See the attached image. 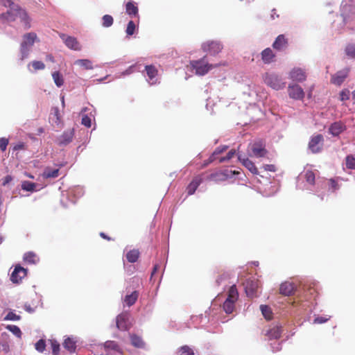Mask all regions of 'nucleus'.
Here are the masks:
<instances>
[{"mask_svg": "<svg viewBox=\"0 0 355 355\" xmlns=\"http://www.w3.org/2000/svg\"><path fill=\"white\" fill-rule=\"evenodd\" d=\"M0 4L9 8L7 12L0 15L1 22L10 23L19 19L26 29L31 27V19L27 12L19 5L11 0H0Z\"/></svg>", "mask_w": 355, "mask_h": 355, "instance_id": "obj_1", "label": "nucleus"}, {"mask_svg": "<svg viewBox=\"0 0 355 355\" xmlns=\"http://www.w3.org/2000/svg\"><path fill=\"white\" fill-rule=\"evenodd\" d=\"M94 355H121L122 350L115 341L108 340L104 345H99L95 349Z\"/></svg>", "mask_w": 355, "mask_h": 355, "instance_id": "obj_2", "label": "nucleus"}, {"mask_svg": "<svg viewBox=\"0 0 355 355\" xmlns=\"http://www.w3.org/2000/svg\"><path fill=\"white\" fill-rule=\"evenodd\" d=\"M239 297V293L235 285H232L229 291L227 297L223 303V308L226 313H232L235 308V302Z\"/></svg>", "mask_w": 355, "mask_h": 355, "instance_id": "obj_3", "label": "nucleus"}, {"mask_svg": "<svg viewBox=\"0 0 355 355\" xmlns=\"http://www.w3.org/2000/svg\"><path fill=\"white\" fill-rule=\"evenodd\" d=\"M263 78L264 83L273 89L279 90L286 86V83L277 74L266 73Z\"/></svg>", "mask_w": 355, "mask_h": 355, "instance_id": "obj_4", "label": "nucleus"}, {"mask_svg": "<svg viewBox=\"0 0 355 355\" xmlns=\"http://www.w3.org/2000/svg\"><path fill=\"white\" fill-rule=\"evenodd\" d=\"M37 39V36L33 32L26 33L23 36V41L20 47L21 60L28 57L30 48L33 46Z\"/></svg>", "mask_w": 355, "mask_h": 355, "instance_id": "obj_5", "label": "nucleus"}, {"mask_svg": "<svg viewBox=\"0 0 355 355\" xmlns=\"http://www.w3.org/2000/svg\"><path fill=\"white\" fill-rule=\"evenodd\" d=\"M207 55H205L202 59L198 60H192L190 64L191 67L195 69L196 73L199 76H204L211 69L216 67L211 64H209L206 60Z\"/></svg>", "mask_w": 355, "mask_h": 355, "instance_id": "obj_6", "label": "nucleus"}, {"mask_svg": "<svg viewBox=\"0 0 355 355\" xmlns=\"http://www.w3.org/2000/svg\"><path fill=\"white\" fill-rule=\"evenodd\" d=\"M202 50L210 55L218 54L223 49V45L218 41L209 40L201 45Z\"/></svg>", "mask_w": 355, "mask_h": 355, "instance_id": "obj_7", "label": "nucleus"}, {"mask_svg": "<svg viewBox=\"0 0 355 355\" xmlns=\"http://www.w3.org/2000/svg\"><path fill=\"white\" fill-rule=\"evenodd\" d=\"M324 146V137L321 134L313 135L309 142L308 148L312 153H319Z\"/></svg>", "mask_w": 355, "mask_h": 355, "instance_id": "obj_8", "label": "nucleus"}, {"mask_svg": "<svg viewBox=\"0 0 355 355\" xmlns=\"http://www.w3.org/2000/svg\"><path fill=\"white\" fill-rule=\"evenodd\" d=\"M130 315L128 312H123L116 317V327L119 330L126 331L130 328Z\"/></svg>", "mask_w": 355, "mask_h": 355, "instance_id": "obj_9", "label": "nucleus"}, {"mask_svg": "<svg viewBox=\"0 0 355 355\" xmlns=\"http://www.w3.org/2000/svg\"><path fill=\"white\" fill-rule=\"evenodd\" d=\"M229 146L226 145L220 146L217 147L213 153L210 155V157L204 162L203 166H207L210 163H212L215 161H217L218 163L220 162V158H222L223 156H222V154L225 152L228 149Z\"/></svg>", "mask_w": 355, "mask_h": 355, "instance_id": "obj_10", "label": "nucleus"}, {"mask_svg": "<svg viewBox=\"0 0 355 355\" xmlns=\"http://www.w3.org/2000/svg\"><path fill=\"white\" fill-rule=\"evenodd\" d=\"M250 149L252 155L256 157H264L268 154V150L266 149V145L261 140L255 141L251 144Z\"/></svg>", "mask_w": 355, "mask_h": 355, "instance_id": "obj_11", "label": "nucleus"}, {"mask_svg": "<svg viewBox=\"0 0 355 355\" xmlns=\"http://www.w3.org/2000/svg\"><path fill=\"white\" fill-rule=\"evenodd\" d=\"M27 275V270L20 265H17L10 275V279L14 284H19Z\"/></svg>", "mask_w": 355, "mask_h": 355, "instance_id": "obj_12", "label": "nucleus"}, {"mask_svg": "<svg viewBox=\"0 0 355 355\" xmlns=\"http://www.w3.org/2000/svg\"><path fill=\"white\" fill-rule=\"evenodd\" d=\"M272 48L278 51H283L288 46V38L284 35H279L272 44Z\"/></svg>", "mask_w": 355, "mask_h": 355, "instance_id": "obj_13", "label": "nucleus"}, {"mask_svg": "<svg viewBox=\"0 0 355 355\" xmlns=\"http://www.w3.org/2000/svg\"><path fill=\"white\" fill-rule=\"evenodd\" d=\"M288 93L290 98L295 100H301L304 96L302 88L296 84H290L288 87Z\"/></svg>", "mask_w": 355, "mask_h": 355, "instance_id": "obj_14", "label": "nucleus"}, {"mask_svg": "<svg viewBox=\"0 0 355 355\" xmlns=\"http://www.w3.org/2000/svg\"><path fill=\"white\" fill-rule=\"evenodd\" d=\"M349 68H345L340 71H337L331 76V83L334 85L340 86L345 81L348 76Z\"/></svg>", "mask_w": 355, "mask_h": 355, "instance_id": "obj_15", "label": "nucleus"}, {"mask_svg": "<svg viewBox=\"0 0 355 355\" xmlns=\"http://www.w3.org/2000/svg\"><path fill=\"white\" fill-rule=\"evenodd\" d=\"M259 289V284L257 280L248 279L245 284V290L247 295L250 297L257 296Z\"/></svg>", "mask_w": 355, "mask_h": 355, "instance_id": "obj_16", "label": "nucleus"}, {"mask_svg": "<svg viewBox=\"0 0 355 355\" xmlns=\"http://www.w3.org/2000/svg\"><path fill=\"white\" fill-rule=\"evenodd\" d=\"M60 37L68 48L74 51H80L81 49V46L76 37L67 36L64 34L60 35Z\"/></svg>", "mask_w": 355, "mask_h": 355, "instance_id": "obj_17", "label": "nucleus"}, {"mask_svg": "<svg viewBox=\"0 0 355 355\" xmlns=\"http://www.w3.org/2000/svg\"><path fill=\"white\" fill-rule=\"evenodd\" d=\"M261 60L264 64H269L276 61V54L269 47L263 49L261 53Z\"/></svg>", "mask_w": 355, "mask_h": 355, "instance_id": "obj_18", "label": "nucleus"}, {"mask_svg": "<svg viewBox=\"0 0 355 355\" xmlns=\"http://www.w3.org/2000/svg\"><path fill=\"white\" fill-rule=\"evenodd\" d=\"M289 78L293 81L303 82L306 78L305 71L301 68H293L289 73Z\"/></svg>", "mask_w": 355, "mask_h": 355, "instance_id": "obj_19", "label": "nucleus"}, {"mask_svg": "<svg viewBox=\"0 0 355 355\" xmlns=\"http://www.w3.org/2000/svg\"><path fill=\"white\" fill-rule=\"evenodd\" d=\"M145 71L146 72V75L148 78V82L153 85L156 82L154 80V79L157 77L158 75V70L156 68V67L153 64H149L145 66Z\"/></svg>", "mask_w": 355, "mask_h": 355, "instance_id": "obj_20", "label": "nucleus"}, {"mask_svg": "<svg viewBox=\"0 0 355 355\" xmlns=\"http://www.w3.org/2000/svg\"><path fill=\"white\" fill-rule=\"evenodd\" d=\"M294 284L288 282H285L280 285L279 293L282 295L289 296L292 295L295 291Z\"/></svg>", "mask_w": 355, "mask_h": 355, "instance_id": "obj_21", "label": "nucleus"}, {"mask_svg": "<svg viewBox=\"0 0 355 355\" xmlns=\"http://www.w3.org/2000/svg\"><path fill=\"white\" fill-rule=\"evenodd\" d=\"M345 130V125L340 121L332 123L329 129V132L333 136H338Z\"/></svg>", "mask_w": 355, "mask_h": 355, "instance_id": "obj_22", "label": "nucleus"}, {"mask_svg": "<svg viewBox=\"0 0 355 355\" xmlns=\"http://www.w3.org/2000/svg\"><path fill=\"white\" fill-rule=\"evenodd\" d=\"M238 159L242 163V164L245 168H247L252 174H257L258 170L255 166L254 164L251 160H250L248 158H243L240 155H238Z\"/></svg>", "mask_w": 355, "mask_h": 355, "instance_id": "obj_23", "label": "nucleus"}, {"mask_svg": "<svg viewBox=\"0 0 355 355\" xmlns=\"http://www.w3.org/2000/svg\"><path fill=\"white\" fill-rule=\"evenodd\" d=\"M281 334V328L278 326H275L269 329L266 333V336L268 337V340L278 339L280 338Z\"/></svg>", "mask_w": 355, "mask_h": 355, "instance_id": "obj_24", "label": "nucleus"}, {"mask_svg": "<svg viewBox=\"0 0 355 355\" xmlns=\"http://www.w3.org/2000/svg\"><path fill=\"white\" fill-rule=\"evenodd\" d=\"M139 297V292L137 291H135L132 292L129 295H126L123 299V302L125 305L128 306H131L137 302V299Z\"/></svg>", "mask_w": 355, "mask_h": 355, "instance_id": "obj_25", "label": "nucleus"}, {"mask_svg": "<svg viewBox=\"0 0 355 355\" xmlns=\"http://www.w3.org/2000/svg\"><path fill=\"white\" fill-rule=\"evenodd\" d=\"M21 188L23 190L33 192L40 191L42 188V187L29 181H24L21 184Z\"/></svg>", "mask_w": 355, "mask_h": 355, "instance_id": "obj_26", "label": "nucleus"}, {"mask_svg": "<svg viewBox=\"0 0 355 355\" xmlns=\"http://www.w3.org/2000/svg\"><path fill=\"white\" fill-rule=\"evenodd\" d=\"M140 252L137 249L129 250L125 255L126 259L129 263H135L137 261Z\"/></svg>", "mask_w": 355, "mask_h": 355, "instance_id": "obj_27", "label": "nucleus"}, {"mask_svg": "<svg viewBox=\"0 0 355 355\" xmlns=\"http://www.w3.org/2000/svg\"><path fill=\"white\" fill-rule=\"evenodd\" d=\"M126 13L130 16H137L138 15V8L132 1H128L125 5Z\"/></svg>", "mask_w": 355, "mask_h": 355, "instance_id": "obj_28", "label": "nucleus"}, {"mask_svg": "<svg viewBox=\"0 0 355 355\" xmlns=\"http://www.w3.org/2000/svg\"><path fill=\"white\" fill-rule=\"evenodd\" d=\"M39 260L37 255L33 252H28L24 255V261L30 264H35Z\"/></svg>", "mask_w": 355, "mask_h": 355, "instance_id": "obj_29", "label": "nucleus"}, {"mask_svg": "<svg viewBox=\"0 0 355 355\" xmlns=\"http://www.w3.org/2000/svg\"><path fill=\"white\" fill-rule=\"evenodd\" d=\"M130 340L132 345L135 347L144 348L145 346V343L143 341L142 338L137 335H131Z\"/></svg>", "mask_w": 355, "mask_h": 355, "instance_id": "obj_30", "label": "nucleus"}, {"mask_svg": "<svg viewBox=\"0 0 355 355\" xmlns=\"http://www.w3.org/2000/svg\"><path fill=\"white\" fill-rule=\"evenodd\" d=\"M63 346L69 352H74L76 348V341L70 338H67L64 340Z\"/></svg>", "mask_w": 355, "mask_h": 355, "instance_id": "obj_31", "label": "nucleus"}, {"mask_svg": "<svg viewBox=\"0 0 355 355\" xmlns=\"http://www.w3.org/2000/svg\"><path fill=\"white\" fill-rule=\"evenodd\" d=\"M58 175V168H51L50 167H46L43 172L44 178H56Z\"/></svg>", "mask_w": 355, "mask_h": 355, "instance_id": "obj_32", "label": "nucleus"}, {"mask_svg": "<svg viewBox=\"0 0 355 355\" xmlns=\"http://www.w3.org/2000/svg\"><path fill=\"white\" fill-rule=\"evenodd\" d=\"M75 64L78 65L85 69H92L93 65L91 60L88 59H80L75 62Z\"/></svg>", "mask_w": 355, "mask_h": 355, "instance_id": "obj_33", "label": "nucleus"}, {"mask_svg": "<svg viewBox=\"0 0 355 355\" xmlns=\"http://www.w3.org/2000/svg\"><path fill=\"white\" fill-rule=\"evenodd\" d=\"M345 53L348 58L355 59V44H347L345 48Z\"/></svg>", "mask_w": 355, "mask_h": 355, "instance_id": "obj_34", "label": "nucleus"}, {"mask_svg": "<svg viewBox=\"0 0 355 355\" xmlns=\"http://www.w3.org/2000/svg\"><path fill=\"white\" fill-rule=\"evenodd\" d=\"M200 180L194 179L187 188L188 195L193 194L196 190L197 189L198 187L200 185Z\"/></svg>", "mask_w": 355, "mask_h": 355, "instance_id": "obj_35", "label": "nucleus"}, {"mask_svg": "<svg viewBox=\"0 0 355 355\" xmlns=\"http://www.w3.org/2000/svg\"><path fill=\"white\" fill-rule=\"evenodd\" d=\"M52 77L57 87H60L64 84V78L59 71H55L52 73Z\"/></svg>", "mask_w": 355, "mask_h": 355, "instance_id": "obj_36", "label": "nucleus"}, {"mask_svg": "<svg viewBox=\"0 0 355 355\" xmlns=\"http://www.w3.org/2000/svg\"><path fill=\"white\" fill-rule=\"evenodd\" d=\"M73 132L72 131H67L64 132L62 135L61 136L60 139V144H67L69 142L71 141L73 139Z\"/></svg>", "mask_w": 355, "mask_h": 355, "instance_id": "obj_37", "label": "nucleus"}, {"mask_svg": "<svg viewBox=\"0 0 355 355\" xmlns=\"http://www.w3.org/2000/svg\"><path fill=\"white\" fill-rule=\"evenodd\" d=\"M345 165L349 169H355V156L349 155L345 158Z\"/></svg>", "mask_w": 355, "mask_h": 355, "instance_id": "obj_38", "label": "nucleus"}, {"mask_svg": "<svg viewBox=\"0 0 355 355\" xmlns=\"http://www.w3.org/2000/svg\"><path fill=\"white\" fill-rule=\"evenodd\" d=\"M179 355H195L193 350L188 345L182 346L178 349Z\"/></svg>", "mask_w": 355, "mask_h": 355, "instance_id": "obj_39", "label": "nucleus"}, {"mask_svg": "<svg viewBox=\"0 0 355 355\" xmlns=\"http://www.w3.org/2000/svg\"><path fill=\"white\" fill-rule=\"evenodd\" d=\"M260 309L264 318L267 320H270L272 318L270 308L267 305H261Z\"/></svg>", "mask_w": 355, "mask_h": 355, "instance_id": "obj_40", "label": "nucleus"}, {"mask_svg": "<svg viewBox=\"0 0 355 355\" xmlns=\"http://www.w3.org/2000/svg\"><path fill=\"white\" fill-rule=\"evenodd\" d=\"M6 329L11 331L15 336H16L17 338L21 337V331L20 329L16 326L12 324H9L6 327Z\"/></svg>", "mask_w": 355, "mask_h": 355, "instance_id": "obj_41", "label": "nucleus"}, {"mask_svg": "<svg viewBox=\"0 0 355 355\" xmlns=\"http://www.w3.org/2000/svg\"><path fill=\"white\" fill-rule=\"evenodd\" d=\"M103 26L104 27H110L112 25L114 19L113 17L110 15H105L102 18Z\"/></svg>", "mask_w": 355, "mask_h": 355, "instance_id": "obj_42", "label": "nucleus"}, {"mask_svg": "<svg viewBox=\"0 0 355 355\" xmlns=\"http://www.w3.org/2000/svg\"><path fill=\"white\" fill-rule=\"evenodd\" d=\"M136 25L133 21H130L125 30L126 34L129 36L132 35L135 31Z\"/></svg>", "mask_w": 355, "mask_h": 355, "instance_id": "obj_43", "label": "nucleus"}, {"mask_svg": "<svg viewBox=\"0 0 355 355\" xmlns=\"http://www.w3.org/2000/svg\"><path fill=\"white\" fill-rule=\"evenodd\" d=\"M31 65L35 71L42 70L45 68V64L42 61H33L28 64Z\"/></svg>", "mask_w": 355, "mask_h": 355, "instance_id": "obj_44", "label": "nucleus"}, {"mask_svg": "<svg viewBox=\"0 0 355 355\" xmlns=\"http://www.w3.org/2000/svg\"><path fill=\"white\" fill-rule=\"evenodd\" d=\"M236 154V151L234 149L230 150L225 156H223L220 159V162H225L230 160Z\"/></svg>", "mask_w": 355, "mask_h": 355, "instance_id": "obj_45", "label": "nucleus"}, {"mask_svg": "<svg viewBox=\"0 0 355 355\" xmlns=\"http://www.w3.org/2000/svg\"><path fill=\"white\" fill-rule=\"evenodd\" d=\"M240 172L239 171L233 170L232 168H226L223 171V175L225 178H230L233 175H238Z\"/></svg>", "mask_w": 355, "mask_h": 355, "instance_id": "obj_46", "label": "nucleus"}, {"mask_svg": "<svg viewBox=\"0 0 355 355\" xmlns=\"http://www.w3.org/2000/svg\"><path fill=\"white\" fill-rule=\"evenodd\" d=\"M45 347H46V344H45V341L44 340H39L36 343H35V349L40 352H43L45 349Z\"/></svg>", "mask_w": 355, "mask_h": 355, "instance_id": "obj_47", "label": "nucleus"}, {"mask_svg": "<svg viewBox=\"0 0 355 355\" xmlns=\"http://www.w3.org/2000/svg\"><path fill=\"white\" fill-rule=\"evenodd\" d=\"M4 320H13V321H16V320H20V316L17 315L16 313H15L14 312L12 311H10L7 315L5 317Z\"/></svg>", "mask_w": 355, "mask_h": 355, "instance_id": "obj_48", "label": "nucleus"}, {"mask_svg": "<svg viewBox=\"0 0 355 355\" xmlns=\"http://www.w3.org/2000/svg\"><path fill=\"white\" fill-rule=\"evenodd\" d=\"M81 123L87 128H90L92 125L91 119L85 114L82 117Z\"/></svg>", "mask_w": 355, "mask_h": 355, "instance_id": "obj_49", "label": "nucleus"}, {"mask_svg": "<svg viewBox=\"0 0 355 355\" xmlns=\"http://www.w3.org/2000/svg\"><path fill=\"white\" fill-rule=\"evenodd\" d=\"M340 101H344L349 98V91L348 89H343L340 93Z\"/></svg>", "mask_w": 355, "mask_h": 355, "instance_id": "obj_50", "label": "nucleus"}, {"mask_svg": "<svg viewBox=\"0 0 355 355\" xmlns=\"http://www.w3.org/2000/svg\"><path fill=\"white\" fill-rule=\"evenodd\" d=\"M9 141L7 138H0V149L3 152L6 150L7 146L8 145Z\"/></svg>", "mask_w": 355, "mask_h": 355, "instance_id": "obj_51", "label": "nucleus"}, {"mask_svg": "<svg viewBox=\"0 0 355 355\" xmlns=\"http://www.w3.org/2000/svg\"><path fill=\"white\" fill-rule=\"evenodd\" d=\"M52 352L53 355H58L60 351V344L56 341L51 342Z\"/></svg>", "mask_w": 355, "mask_h": 355, "instance_id": "obj_52", "label": "nucleus"}, {"mask_svg": "<svg viewBox=\"0 0 355 355\" xmlns=\"http://www.w3.org/2000/svg\"><path fill=\"white\" fill-rule=\"evenodd\" d=\"M51 114H53V116L56 119L55 123H60V116L59 109L58 107H53L52 109Z\"/></svg>", "mask_w": 355, "mask_h": 355, "instance_id": "obj_53", "label": "nucleus"}, {"mask_svg": "<svg viewBox=\"0 0 355 355\" xmlns=\"http://www.w3.org/2000/svg\"><path fill=\"white\" fill-rule=\"evenodd\" d=\"M318 175V171H313L311 170H306L304 174V178H315Z\"/></svg>", "mask_w": 355, "mask_h": 355, "instance_id": "obj_54", "label": "nucleus"}, {"mask_svg": "<svg viewBox=\"0 0 355 355\" xmlns=\"http://www.w3.org/2000/svg\"><path fill=\"white\" fill-rule=\"evenodd\" d=\"M265 171H269L272 172L276 171V166L274 164H266L263 166Z\"/></svg>", "mask_w": 355, "mask_h": 355, "instance_id": "obj_55", "label": "nucleus"}, {"mask_svg": "<svg viewBox=\"0 0 355 355\" xmlns=\"http://www.w3.org/2000/svg\"><path fill=\"white\" fill-rule=\"evenodd\" d=\"M24 148V144L23 142H19L17 144L15 145L12 148L13 151L22 150Z\"/></svg>", "mask_w": 355, "mask_h": 355, "instance_id": "obj_56", "label": "nucleus"}, {"mask_svg": "<svg viewBox=\"0 0 355 355\" xmlns=\"http://www.w3.org/2000/svg\"><path fill=\"white\" fill-rule=\"evenodd\" d=\"M327 320H328V319L326 318L318 317V318H315L314 323L322 324V323L326 322Z\"/></svg>", "mask_w": 355, "mask_h": 355, "instance_id": "obj_57", "label": "nucleus"}, {"mask_svg": "<svg viewBox=\"0 0 355 355\" xmlns=\"http://www.w3.org/2000/svg\"><path fill=\"white\" fill-rule=\"evenodd\" d=\"M159 269V265H157V264H155V265L154 266V267H153V271H152V274H151V275H152V276H153V275L155 274V272H156Z\"/></svg>", "mask_w": 355, "mask_h": 355, "instance_id": "obj_58", "label": "nucleus"}, {"mask_svg": "<svg viewBox=\"0 0 355 355\" xmlns=\"http://www.w3.org/2000/svg\"><path fill=\"white\" fill-rule=\"evenodd\" d=\"M100 236H101L102 238H103V239H107V240H108V241H110V240H111V239H110L109 236H107L105 233H103V232H101V233H100Z\"/></svg>", "mask_w": 355, "mask_h": 355, "instance_id": "obj_59", "label": "nucleus"}, {"mask_svg": "<svg viewBox=\"0 0 355 355\" xmlns=\"http://www.w3.org/2000/svg\"><path fill=\"white\" fill-rule=\"evenodd\" d=\"M314 180L315 179L313 178H311V179H306V182H308L309 183L311 184H314Z\"/></svg>", "mask_w": 355, "mask_h": 355, "instance_id": "obj_60", "label": "nucleus"}, {"mask_svg": "<svg viewBox=\"0 0 355 355\" xmlns=\"http://www.w3.org/2000/svg\"><path fill=\"white\" fill-rule=\"evenodd\" d=\"M352 99L355 101V90L352 92Z\"/></svg>", "mask_w": 355, "mask_h": 355, "instance_id": "obj_61", "label": "nucleus"}, {"mask_svg": "<svg viewBox=\"0 0 355 355\" xmlns=\"http://www.w3.org/2000/svg\"><path fill=\"white\" fill-rule=\"evenodd\" d=\"M48 58H49L50 60L53 61V58L51 55H48Z\"/></svg>", "mask_w": 355, "mask_h": 355, "instance_id": "obj_62", "label": "nucleus"}, {"mask_svg": "<svg viewBox=\"0 0 355 355\" xmlns=\"http://www.w3.org/2000/svg\"><path fill=\"white\" fill-rule=\"evenodd\" d=\"M10 180V179H6V180L3 182V185H5L6 184H7V183L9 182V180Z\"/></svg>", "mask_w": 355, "mask_h": 355, "instance_id": "obj_63", "label": "nucleus"}, {"mask_svg": "<svg viewBox=\"0 0 355 355\" xmlns=\"http://www.w3.org/2000/svg\"><path fill=\"white\" fill-rule=\"evenodd\" d=\"M331 184H334V182H335L334 179H331Z\"/></svg>", "mask_w": 355, "mask_h": 355, "instance_id": "obj_64", "label": "nucleus"}]
</instances>
